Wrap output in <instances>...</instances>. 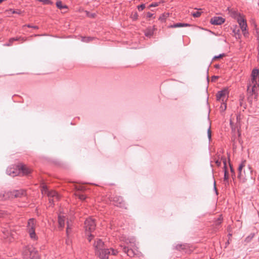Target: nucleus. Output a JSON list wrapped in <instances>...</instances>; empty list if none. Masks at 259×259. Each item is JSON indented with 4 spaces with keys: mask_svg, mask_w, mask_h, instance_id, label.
<instances>
[{
    "mask_svg": "<svg viewBox=\"0 0 259 259\" xmlns=\"http://www.w3.org/2000/svg\"><path fill=\"white\" fill-rule=\"evenodd\" d=\"M96 255L101 259H108V256L111 254L116 255L117 251L112 248H107L101 239L97 240L94 245Z\"/></svg>",
    "mask_w": 259,
    "mask_h": 259,
    "instance_id": "1",
    "label": "nucleus"
},
{
    "mask_svg": "<svg viewBox=\"0 0 259 259\" xmlns=\"http://www.w3.org/2000/svg\"><path fill=\"white\" fill-rule=\"evenodd\" d=\"M24 259H39L37 251L32 246H26L23 252Z\"/></svg>",
    "mask_w": 259,
    "mask_h": 259,
    "instance_id": "2",
    "label": "nucleus"
},
{
    "mask_svg": "<svg viewBox=\"0 0 259 259\" xmlns=\"http://www.w3.org/2000/svg\"><path fill=\"white\" fill-rule=\"evenodd\" d=\"M36 221L34 219H30L28 221L27 230L29 234L30 237L34 240L37 239V237L35 234Z\"/></svg>",
    "mask_w": 259,
    "mask_h": 259,
    "instance_id": "3",
    "label": "nucleus"
},
{
    "mask_svg": "<svg viewBox=\"0 0 259 259\" xmlns=\"http://www.w3.org/2000/svg\"><path fill=\"white\" fill-rule=\"evenodd\" d=\"M234 17L236 18L240 28L243 32L244 35L245 36L247 34H248V32L246 31L247 28L246 21L243 17V16H241L239 13H235L234 14Z\"/></svg>",
    "mask_w": 259,
    "mask_h": 259,
    "instance_id": "4",
    "label": "nucleus"
},
{
    "mask_svg": "<svg viewBox=\"0 0 259 259\" xmlns=\"http://www.w3.org/2000/svg\"><path fill=\"white\" fill-rule=\"evenodd\" d=\"M96 227V224L95 219L91 218L86 219L84 222V228L86 234H87L88 232L91 233L95 230Z\"/></svg>",
    "mask_w": 259,
    "mask_h": 259,
    "instance_id": "5",
    "label": "nucleus"
},
{
    "mask_svg": "<svg viewBox=\"0 0 259 259\" xmlns=\"http://www.w3.org/2000/svg\"><path fill=\"white\" fill-rule=\"evenodd\" d=\"M120 246L122 251L130 257H133L137 254L138 251L136 248V247H130V246H122V245H121Z\"/></svg>",
    "mask_w": 259,
    "mask_h": 259,
    "instance_id": "6",
    "label": "nucleus"
},
{
    "mask_svg": "<svg viewBox=\"0 0 259 259\" xmlns=\"http://www.w3.org/2000/svg\"><path fill=\"white\" fill-rule=\"evenodd\" d=\"M114 204L119 207L126 208V204L121 196L115 195L112 198Z\"/></svg>",
    "mask_w": 259,
    "mask_h": 259,
    "instance_id": "7",
    "label": "nucleus"
},
{
    "mask_svg": "<svg viewBox=\"0 0 259 259\" xmlns=\"http://www.w3.org/2000/svg\"><path fill=\"white\" fill-rule=\"evenodd\" d=\"M2 232L4 234V238L7 239L10 242L12 241L14 238V232H13L10 228H2Z\"/></svg>",
    "mask_w": 259,
    "mask_h": 259,
    "instance_id": "8",
    "label": "nucleus"
},
{
    "mask_svg": "<svg viewBox=\"0 0 259 259\" xmlns=\"http://www.w3.org/2000/svg\"><path fill=\"white\" fill-rule=\"evenodd\" d=\"M236 125H234V119L231 118L230 119V124L231 126L232 130L233 131H235L236 130H237L238 134V136L240 137L241 135V133L240 132V116L237 115L236 116Z\"/></svg>",
    "mask_w": 259,
    "mask_h": 259,
    "instance_id": "9",
    "label": "nucleus"
},
{
    "mask_svg": "<svg viewBox=\"0 0 259 259\" xmlns=\"http://www.w3.org/2000/svg\"><path fill=\"white\" fill-rule=\"evenodd\" d=\"M19 170V174H22V175H28L31 172V169L23 163H19L17 165Z\"/></svg>",
    "mask_w": 259,
    "mask_h": 259,
    "instance_id": "10",
    "label": "nucleus"
},
{
    "mask_svg": "<svg viewBox=\"0 0 259 259\" xmlns=\"http://www.w3.org/2000/svg\"><path fill=\"white\" fill-rule=\"evenodd\" d=\"M48 196L50 203L53 204L60 199V196L58 193L53 190L48 192Z\"/></svg>",
    "mask_w": 259,
    "mask_h": 259,
    "instance_id": "11",
    "label": "nucleus"
},
{
    "mask_svg": "<svg viewBox=\"0 0 259 259\" xmlns=\"http://www.w3.org/2000/svg\"><path fill=\"white\" fill-rule=\"evenodd\" d=\"M9 197L11 198H20L26 195V192L24 190H14L9 193Z\"/></svg>",
    "mask_w": 259,
    "mask_h": 259,
    "instance_id": "12",
    "label": "nucleus"
},
{
    "mask_svg": "<svg viewBox=\"0 0 259 259\" xmlns=\"http://www.w3.org/2000/svg\"><path fill=\"white\" fill-rule=\"evenodd\" d=\"M228 92L227 89L219 91L216 95L218 101H222L223 102L227 99Z\"/></svg>",
    "mask_w": 259,
    "mask_h": 259,
    "instance_id": "13",
    "label": "nucleus"
},
{
    "mask_svg": "<svg viewBox=\"0 0 259 259\" xmlns=\"http://www.w3.org/2000/svg\"><path fill=\"white\" fill-rule=\"evenodd\" d=\"M245 163H246V161L244 160V161H242V162L239 165L238 169V178L240 179H242V180L246 179V176L245 175V172L244 171H243V172H242V169L243 167H244Z\"/></svg>",
    "mask_w": 259,
    "mask_h": 259,
    "instance_id": "14",
    "label": "nucleus"
},
{
    "mask_svg": "<svg viewBox=\"0 0 259 259\" xmlns=\"http://www.w3.org/2000/svg\"><path fill=\"white\" fill-rule=\"evenodd\" d=\"M225 21V19L220 16H215L211 18L210 23L213 25H221L224 23Z\"/></svg>",
    "mask_w": 259,
    "mask_h": 259,
    "instance_id": "15",
    "label": "nucleus"
},
{
    "mask_svg": "<svg viewBox=\"0 0 259 259\" xmlns=\"http://www.w3.org/2000/svg\"><path fill=\"white\" fill-rule=\"evenodd\" d=\"M136 241L135 238H128L125 239L124 244L122 246H130V247H136Z\"/></svg>",
    "mask_w": 259,
    "mask_h": 259,
    "instance_id": "16",
    "label": "nucleus"
},
{
    "mask_svg": "<svg viewBox=\"0 0 259 259\" xmlns=\"http://www.w3.org/2000/svg\"><path fill=\"white\" fill-rule=\"evenodd\" d=\"M224 182L226 186H227L229 185V174L227 170V164H226V160H225L224 161Z\"/></svg>",
    "mask_w": 259,
    "mask_h": 259,
    "instance_id": "17",
    "label": "nucleus"
},
{
    "mask_svg": "<svg viewBox=\"0 0 259 259\" xmlns=\"http://www.w3.org/2000/svg\"><path fill=\"white\" fill-rule=\"evenodd\" d=\"M249 87H251L252 95L256 94L258 87V82H252V81H251V82L249 84V86H248V90H249Z\"/></svg>",
    "mask_w": 259,
    "mask_h": 259,
    "instance_id": "18",
    "label": "nucleus"
},
{
    "mask_svg": "<svg viewBox=\"0 0 259 259\" xmlns=\"http://www.w3.org/2000/svg\"><path fill=\"white\" fill-rule=\"evenodd\" d=\"M259 74V71L258 69H253L251 73V81L252 82H257V77Z\"/></svg>",
    "mask_w": 259,
    "mask_h": 259,
    "instance_id": "19",
    "label": "nucleus"
},
{
    "mask_svg": "<svg viewBox=\"0 0 259 259\" xmlns=\"http://www.w3.org/2000/svg\"><path fill=\"white\" fill-rule=\"evenodd\" d=\"M65 218L63 215H58V224H59V227L62 229L64 228L65 226Z\"/></svg>",
    "mask_w": 259,
    "mask_h": 259,
    "instance_id": "20",
    "label": "nucleus"
},
{
    "mask_svg": "<svg viewBox=\"0 0 259 259\" xmlns=\"http://www.w3.org/2000/svg\"><path fill=\"white\" fill-rule=\"evenodd\" d=\"M190 26L188 23H177L169 26L170 28H177Z\"/></svg>",
    "mask_w": 259,
    "mask_h": 259,
    "instance_id": "21",
    "label": "nucleus"
},
{
    "mask_svg": "<svg viewBox=\"0 0 259 259\" xmlns=\"http://www.w3.org/2000/svg\"><path fill=\"white\" fill-rule=\"evenodd\" d=\"M56 6L58 9L60 10L67 8V6L66 5H63L61 1H58L56 2Z\"/></svg>",
    "mask_w": 259,
    "mask_h": 259,
    "instance_id": "22",
    "label": "nucleus"
},
{
    "mask_svg": "<svg viewBox=\"0 0 259 259\" xmlns=\"http://www.w3.org/2000/svg\"><path fill=\"white\" fill-rule=\"evenodd\" d=\"M95 39L93 37H81V41L84 42H89Z\"/></svg>",
    "mask_w": 259,
    "mask_h": 259,
    "instance_id": "23",
    "label": "nucleus"
},
{
    "mask_svg": "<svg viewBox=\"0 0 259 259\" xmlns=\"http://www.w3.org/2000/svg\"><path fill=\"white\" fill-rule=\"evenodd\" d=\"M7 172L12 177H15L17 175V172H15L13 168H10L7 170Z\"/></svg>",
    "mask_w": 259,
    "mask_h": 259,
    "instance_id": "24",
    "label": "nucleus"
},
{
    "mask_svg": "<svg viewBox=\"0 0 259 259\" xmlns=\"http://www.w3.org/2000/svg\"><path fill=\"white\" fill-rule=\"evenodd\" d=\"M186 246L185 244H178L175 246V248L178 250H181L185 249Z\"/></svg>",
    "mask_w": 259,
    "mask_h": 259,
    "instance_id": "25",
    "label": "nucleus"
},
{
    "mask_svg": "<svg viewBox=\"0 0 259 259\" xmlns=\"http://www.w3.org/2000/svg\"><path fill=\"white\" fill-rule=\"evenodd\" d=\"M254 233H251L250 234H249L248 236H247L244 241L245 242H247V243H248L249 242L251 241V240L252 239V238L254 237Z\"/></svg>",
    "mask_w": 259,
    "mask_h": 259,
    "instance_id": "26",
    "label": "nucleus"
},
{
    "mask_svg": "<svg viewBox=\"0 0 259 259\" xmlns=\"http://www.w3.org/2000/svg\"><path fill=\"white\" fill-rule=\"evenodd\" d=\"M48 192H50L48 191V188L46 185H43L41 188V192L43 194H47Z\"/></svg>",
    "mask_w": 259,
    "mask_h": 259,
    "instance_id": "27",
    "label": "nucleus"
},
{
    "mask_svg": "<svg viewBox=\"0 0 259 259\" xmlns=\"http://www.w3.org/2000/svg\"><path fill=\"white\" fill-rule=\"evenodd\" d=\"M71 226L68 221L67 222V228H66V234L67 235H69L71 230Z\"/></svg>",
    "mask_w": 259,
    "mask_h": 259,
    "instance_id": "28",
    "label": "nucleus"
},
{
    "mask_svg": "<svg viewBox=\"0 0 259 259\" xmlns=\"http://www.w3.org/2000/svg\"><path fill=\"white\" fill-rule=\"evenodd\" d=\"M76 195L78 197V198L80 200H84L86 198V196L84 194H82L76 193Z\"/></svg>",
    "mask_w": 259,
    "mask_h": 259,
    "instance_id": "29",
    "label": "nucleus"
},
{
    "mask_svg": "<svg viewBox=\"0 0 259 259\" xmlns=\"http://www.w3.org/2000/svg\"><path fill=\"white\" fill-rule=\"evenodd\" d=\"M10 11L12 14H17L21 15L22 13V12L19 9H16V10L10 9Z\"/></svg>",
    "mask_w": 259,
    "mask_h": 259,
    "instance_id": "30",
    "label": "nucleus"
},
{
    "mask_svg": "<svg viewBox=\"0 0 259 259\" xmlns=\"http://www.w3.org/2000/svg\"><path fill=\"white\" fill-rule=\"evenodd\" d=\"M201 12L199 11H196L192 13V15L195 18H198L200 16Z\"/></svg>",
    "mask_w": 259,
    "mask_h": 259,
    "instance_id": "31",
    "label": "nucleus"
},
{
    "mask_svg": "<svg viewBox=\"0 0 259 259\" xmlns=\"http://www.w3.org/2000/svg\"><path fill=\"white\" fill-rule=\"evenodd\" d=\"M153 34V32L151 30H147L145 33V35L147 37H151L152 36Z\"/></svg>",
    "mask_w": 259,
    "mask_h": 259,
    "instance_id": "32",
    "label": "nucleus"
},
{
    "mask_svg": "<svg viewBox=\"0 0 259 259\" xmlns=\"http://www.w3.org/2000/svg\"><path fill=\"white\" fill-rule=\"evenodd\" d=\"M25 39H24V38H22V37H16V38H10V41H16V40H22V41H24Z\"/></svg>",
    "mask_w": 259,
    "mask_h": 259,
    "instance_id": "33",
    "label": "nucleus"
},
{
    "mask_svg": "<svg viewBox=\"0 0 259 259\" xmlns=\"http://www.w3.org/2000/svg\"><path fill=\"white\" fill-rule=\"evenodd\" d=\"M226 55L225 54H220L218 56H215L213 57V60H214L215 59H219V58H222V57L225 56Z\"/></svg>",
    "mask_w": 259,
    "mask_h": 259,
    "instance_id": "34",
    "label": "nucleus"
},
{
    "mask_svg": "<svg viewBox=\"0 0 259 259\" xmlns=\"http://www.w3.org/2000/svg\"><path fill=\"white\" fill-rule=\"evenodd\" d=\"M145 8V5L143 4L138 6V9L139 11H142Z\"/></svg>",
    "mask_w": 259,
    "mask_h": 259,
    "instance_id": "35",
    "label": "nucleus"
},
{
    "mask_svg": "<svg viewBox=\"0 0 259 259\" xmlns=\"http://www.w3.org/2000/svg\"><path fill=\"white\" fill-rule=\"evenodd\" d=\"M223 220V218L221 217V216H220V217L218 219L217 222H216V225H219L222 223V221Z\"/></svg>",
    "mask_w": 259,
    "mask_h": 259,
    "instance_id": "36",
    "label": "nucleus"
},
{
    "mask_svg": "<svg viewBox=\"0 0 259 259\" xmlns=\"http://www.w3.org/2000/svg\"><path fill=\"white\" fill-rule=\"evenodd\" d=\"M87 234V235H88V239L89 240V241L90 242H91V240H92V239L93 238L94 236H93V235H92L91 233H89V232H88V233H87V234Z\"/></svg>",
    "mask_w": 259,
    "mask_h": 259,
    "instance_id": "37",
    "label": "nucleus"
},
{
    "mask_svg": "<svg viewBox=\"0 0 259 259\" xmlns=\"http://www.w3.org/2000/svg\"><path fill=\"white\" fill-rule=\"evenodd\" d=\"M207 136L209 140H210L211 139V132L210 130V127H209V128L207 130Z\"/></svg>",
    "mask_w": 259,
    "mask_h": 259,
    "instance_id": "38",
    "label": "nucleus"
},
{
    "mask_svg": "<svg viewBox=\"0 0 259 259\" xmlns=\"http://www.w3.org/2000/svg\"><path fill=\"white\" fill-rule=\"evenodd\" d=\"M25 26L28 28H32L36 29H38V27L37 26H31L30 24L26 25Z\"/></svg>",
    "mask_w": 259,
    "mask_h": 259,
    "instance_id": "39",
    "label": "nucleus"
},
{
    "mask_svg": "<svg viewBox=\"0 0 259 259\" xmlns=\"http://www.w3.org/2000/svg\"><path fill=\"white\" fill-rule=\"evenodd\" d=\"M158 3H152L150 5V7H155L158 6Z\"/></svg>",
    "mask_w": 259,
    "mask_h": 259,
    "instance_id": "40",
    "label": "nucleus"
},
{
    "mask_svg": "<svg viewBox=\"0 0 259 259\" xmlns=\"http://www.w3.org/2000/svg\"><path fill=\"white\" fill-rule=\"evenodd\" d=\"M153 15V14H152V13H151L150 12H148L147 13V15L146 16H147V17H148V18H151V17H152Z\"/></svg>",
    "mask_w": 259,
    "mask_h": 259,
    "instance_id": "41",
    "label": "nucleus"
},
{
    "mask_svg": "<svg viewBox=\"0 0 259 259\" xmlns=\"http://www.w3.org/2000/svg\"><path fill=\"white\" fill-rule=\"evenodd\" d=\"M13 42V41H10V39L9 43L4 45V46H10L12 45Z\"/></svg>",
    "mask_w": 259,
    "mask_h": 259,
    "instance_id": "42",
    "label": "nucleus"
},
{
    "mask_svg": "<svg viewBox=\"0 0 259 259\" xmlns=\"http://www.w3.org/2000/svg\"><path fill=\"white\" fill-rule=\"evenodd\" d=\"M213 186H214V189L217 194H218V191H217V189L216 188V183H215V181L214 182Z\"/></svg>",
    "mask_w": 259,
    "mask_h": 259,
    "instance_id": "43",
    "label": "nucleus"
},
{
    "mask_svg": "<svg viewBox=\"0 0 259 259\" xmlns=\"http://www.w3.org/2000/svg\"><path fill=\"white\" fill-rule=\"evenodd\" d=\"M257 51H258V54H257V61L259 62V45L257 47Z\"/></svg>",
    "mask_w": 259,
    "mask_h": 259,
    "instance_id": "44",
    "label": "nucleus"
},
{
    "mask_svg": "<svg viewBox=\"0 0 259 259\" xmlns=\"http://www.w3.org/2000/svg\"><path fill=\"white\" fill-rule=\"evenodd\" d=\"M75 189L77 190H82V187H76Z\"/></svg>",
    "mask_w": 259,
    "mask_h": 259,
    "instance_id": "45",
    "label": "nucleus"
},
{
    "mask_svg": "<svg viewBox=\"0 0 259 259\" xmlns=\"http://www.w3.org/2000/svg\"><path fill=\"white\" fill-rule=\"evenodd\" d=\"M215 67L216 68H219L220 67V65H219V64H218V65H215Z\"/></svg>",
    "mask_w": 259,
    "mask_h": 259,
    "instance_id": "46",
    "label": "nucleus"
},
{
    "mask_svg": "<svg viewBox=\"0 0 259 259\" xmlns=\"http://www.w3.org/2000/svg\"><path fill=\"white\" fill-rule=\"evenodd\" d=\"M230 168H231V171L232 172H234V170L232 168V167H231V165H230Z\"/></svg>",
    "mask_w": 259,
    "mask_h": 259,
    "instance_id": "47",
    "label": "nucleus"
},
{
    "mask_svg": "<svg viewBox=\"0 0 259 259\" xmlns=\"http://www.w3.org/2000/svg\"><path fill=\"white\" fill-rule=\"evenodd\" d=\"M216 163H217V164L218 165H220V163H221V162H219L218 161H216Z\"/></svg>",
    "mask_w": 259,
    "mask_h": 259,
    "instance_id": "48",
    "label": "nucleus"
},
{
    "mask_svg": "<svg viewBox=\"0 0 259 259\" xmlns=\"http://www.w3.org/2000/svg\"><path fill=\"white\" fill-rule=\"evenodd\" d=\"M230 243L229 242V240H228V241L226 243V245H227L228 244H229Z\"/></svg>",
    "mask_w": 259,
    "mask_h": 259,
    "instance_id": "49",
    "label": "nucleus"
},
{
    "mask_svg": "<svg viewBox=\"0 0 259 259\" xmlns=\"http://www.w3.org/2000/svg\"><path fill=\"white\" fill-rule=\"evenodd\" d=\"M214 78V79L217 78L218 76H214L212 77V78Z\"/></svg>",
    "mask_w": 259,
    "mask_h": 259,
    "instance_id": "50",
    "label": "nucleus"
},
{
    "mask_svg": "<svg viewBox=\"0 0 259 259\" xmlns=\"http://www.w3.org/2000/svg\"><path fill=\"white\" fill-rule=\"evenodd\" d=\"M224 106H225V109H226V104H225V103H224Z\"/></svg>",
    "mask_w": 259,
    "mask_h": 259,
    "instance_id": "51",
    "label": "nucleus"
},
{
    "mask_svg": "<svg viewBox=\"0 0 259 259\" xmlns=\"http://www.w3.org/2000/svg\"><path fill=\"white\" fill-rule=\"evenodd\" d=\"M229 236H232V234H229Z\"/></svg>",
    "mask_w": 259,
    "mask_h": 259,
    "instance_id": "52",
    "label": "nucleus"
}]
</instances>
